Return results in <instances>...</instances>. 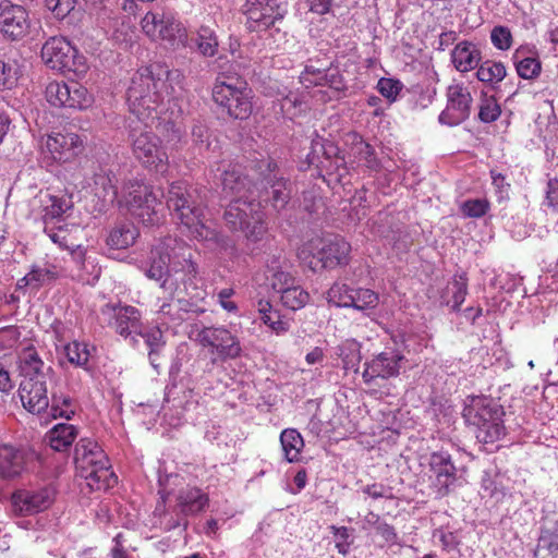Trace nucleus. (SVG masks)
<instances>
[{
  "instance_id": "obj_44",
  "label": "nucleus",
  "mask_w": 558,
  "mask_h": 558,
  "mask_svg": "<svg viewBox=\"0 0 558 558\" xmlns=\"http://www.w3.org/2000/svg\"><path fill=\"white\" fill-rule=\"evenodd\" d=\"M68 93L69 83L53 81L46 86L45 96L51 106L64 108Z\"/></svg>"
},
{
  "instance_id": "obj_56",
  "label": "nucleus",
  "mask_w": 558,
  "mask_h": 558,
  "mask_svg": "<svg viewBox=\"0 0 558 558\" xmlns=\"http://www.w3.org/2000/svg\"><path fill=\"white\" fill-rule=\"evenodd\" d=\"M235 294L233 288H223L219 290L215 295L218 304L228 313L236 314L239 307L231 298Z\"/></svg>"
},
{
  "instance_id": "obj_41",
  "label": "nucleus",
  "mask_w": 558,
  "mask_h": 558,
  "mask_svg": "<svg viewBox=\"0 0 558 558\" xmlns=\"http://www.w3.org/2000/svg\"><path fill=\"white\" fill-rule=\"evenodd\" d=\"M44 362L38 353L33 349H26L21 356V371L25 377L46 376L41 369Z\"/></svg>"
},
{
  "instance_id": "obj_58",
  "label": "nucleus",
  "mask_w": 558,
  "mask_h": 558,
  "mask_svg": "<svg viewBox=\"0 0 558 558\" xmlns=\"http://www.w3.org/2000/svg\"><path fill=\"white\" fill-rule=\"evenodd\" d=\"M468 294V284L462 277L452 282V310L459 311Z\"/></svg>"
},
{
  "instance_id": "obj_19",
  "label": "nucleus",
  "mask_w": 558,
  "mask_h": 558,
  "mask_svg": "<svg viewBox=\"0 0 558 558\" xmlns=\"http://www.w3.org/2000/svg\"><path fill=\"white\" fill-rule=\"evenodd\" d=\"M45 147L53 160L68 162L82 151L83 141L72 132L52 133L47 136Z\"/></svg>"
},
{
  "instance_id": "obj_18",
  "label": "nucleus",
  "mask_w": 558,
  "mask_h": 558,
  "mask_svg": "<svg viewBox=\"0 0 558 558\" xmlns=\"http://www.w3.org/2000/svg\"><path fill=\"white\" fill-rule=\"evenodd\" d=\"M403 355L395 350L385 351L365 363L362 378L365 384L371 385L378 378L388 379L396 377L400 372V363Z\"/></svg>"
},
{
  "instance_id": "obj_30",
  "label": "nucleus",
  "mask_w": 558,
  "mask_h": 558,
  "mask_svg": "<svg viewBox=\"0 0 558 558\" xmlns=\"http://www.w3.org/2000/svg\"><path fill=\"white\" fill-rule=\"evenodd\" d=\"M350 137L352 140L350 154L354 157L355 161L369 170L377 171L379 169V161L374 148L359 134L354 133Z\"/></svg>"
},
{
  "instance_id": "obj_31",
  "label": "nucleus",
  "mask_w": 558,
  "mask_h": 558,
  "mask_svg": "<svg viewBox=\"0 0 558 558\" xmlns=\"http://www.w3.org/2000/svg\"><path fill=\"white\" fill-rule=\"evenodd\" d=\"M114 180L116 177L112 171L99 168L93 177L94 194L100 198H104L105 201L113 202L118 196Z\"/></svg>"
},
{
  "instance_id": "obj_17",
  "label": "nucleus",
  "mask_w": 558,
  "mask_h": 558,
  "mask_svg": "<svg viewBox=\"0 0 558 558\" xmlns=\"http://www.w3.org/2000/svg\"><path fill=\"white\" fill-rule=\"evenodd\" d=\"M47 376L25 377L20 384L19 396L23 407L39 414L49 407Z\"/></svg>"
},
{
  "instance_id": "obj_46",
  "label": "nucleus",
  "mask_w": 558,
  "mask_h": 558,
  "mask_svg": "<svg viewBox=\"0 0 558 558\" xmlns=\"http://www.w3.org/2000/svg\"><path fill=\"white\" fill-rule=\"evenodd\" d=\"M490 208L486 198L466 199L460 205L461 213L469 218H481L485 216Z\"/></svg>"
},
{
  "instance_id": "obj_51",
  "label": "nucleus",
  "mask_w": 558,
  "mask_h": 558,
  "mask_svg": "<svg viewBox=\"0 0 558 558\" xmlns=\"http://www.w3.org/2000/svg\"><path fill=\"white\" fill-rule=\"evenodd\" d=\"M500 113V107L495 98L490 97L482 100L478 112L481 121L485 123L494 122L499 118Z\"/></svg>"
},
{
  "instance_id": "obj_6",
  "label": "nucleus",
  "mask_w": 558,
  "mask_h": 558,
  "mask_svg": "<svg viewBox=\"0 0 558 558\" xmlns=\"http://www.w3.org/2000/svg\"><path fill=\"white\" fill-rule=\"evenodd\" d=\"M213 100L233 119L245 120L253 112V90L240 77L218 75Z\"/></svg>"
},
{
  "instance_id": "obj_62",
  "label": "nucleus",
  "mask_w": 558,
  "mask_h": 558,
  "mask_svg": "<svg viewBox=\"0 0 558 558\" xmlns=\"http://www.w3.org/2000/svg\"><path fill=\"white\" fill-rule=\"evenodd\" d=\"M20 282H25L26 286H34L35 288H39L49 281L43 267L35 266Z\"/></svg>"
},
{
  "instance_id": "obj_50",
  "label": "nucleus",
  "mask_w": 558,
  "mask_h": 558,
  "mask_svg": "<svg viewBox=\"0 0 558 558\" xmlns=\"http://www.w3.org/2000/svg\"><path fill=\"white\" fill-rule=\"evenodd\" d=\"M305 106L303 97H300L295 93H290L280 100V108L282 112L289 118L298 116Z\"/></svg>"
},
{
  "instance_id": "obj_64",
  "label": "nucleus",
  "mask_w": 558,
  "mask_h": 558,
  "mask_svg": "<svg viewBox=\"0 0 558 558\" xmlns=\"http://www.w3.org/2000/svg\"><path fill=\"white\" fill-rule=\"evenodd\" d=\"M546 205L558 215V180H550L547 185Z\"/></svg>"
},
{
  "instance_id": "obj_45",
  "label": "nucleus",
  "mask_w": 558,
  "mask_h": 558,
  "mask_svg": "<svg viewBox=\"0 0 558 558\" xmlns=\"http://www.w3.org/2000/svg\"><path fill=\"white\" fill-rule=\"evenodd\" d=\"M352 288L344 283H335L327 292V300L337 307H350Z\"/></svg>"
},
{
  "instance_id": "obj_20",
  "label": "nucleus",
  "mask_w": 558,
  "mask_h": 558,
  "mask_svg": "<svg viewBox=\"0 0 558 558\" xmlns=\"http://www.w3.org/2000/svg\"><path fill=\"white\" fill-rule=\"evenodd\" d=\"M159 243L166 255L169 256L174 270H182L190 276H196L197 266L192 260V250L183 240L168 236Z\"/></svg>"
},
{
  "instance_id": "obj_23",
  "label": "nucleus",
  "mask_w": 558,
  "mask_h": 558,
  "mask_svg": "<svg viewBox=\"0 0 558 558\" xmlns=\"http://www.w3.org/2000/svg\"><path fill=\"white\" fill-rule=\"evenodd\" d=\"M41 220L45 226L63 222L64 215L72 209L73 202L68 195L47 194L40 198Z\"/></svg>"
},
{
  "instance_id": "obj_39",
  "label": "nucleus",
  "mask_w": 558,
  "mask_h": 558,
  "mask_svg": "<svg viewBox=\"0 0 558 558\" xmlns=\"http://www.w3.org/2000/svg\"><path fill=\"white\" fill-rule=\"evenodd\" d=\"M216 32L209 25H202L197 32V47L202 54L213 57L218 50Z\"/></svg>"
},
{
  "instance_id": "obj_28",
  "label": "nucleus",
  "mask_w": 558,
  "mask_h": 558,
  "mask_svg": "<svg viewBox=\"0 0 558 558\" xmlns=\"http://www.w3.org/2000/svg\"><path fill=\"white\" fill-rule=\"evenodd\" d=\"M454 68L460 72H469L476 68L481 61V51L470 41L459 43L451 52Z\"/></svg>"
},
{
  "instance_id": "obj_8",
  "label": "nucleus",
  "mask_w": 558,
  "mask_h": 558,
  "mask_svg": "<svg viewBox=\"0 0 558 558\" xmlns=\"http://www.w3.org/2000/svg\"><path fill=\"white\" fill-rule=\"evenodd\" d=\"M41 59L51 70L83 76L88 70L86 58L64 37H50L41 48Z\"/></svg>"
},
{
  "instance_id": "obj_60",
  "label": "nucleus",
  "mask_w": 558,
  "mask_h": 558,
  "mask_svg": "<svg viewBox=\"0 0 558 558\" xmlns=\"http://www.w3.org/2000/svg\"><path fill=\"white\" fill-rule=\"evenodd\" d=\"M330 530L338 539L336 542V548L338 549V553L341 555H347L350 548V543L348 541L350 536L349 529L345 526L338 527L336 525H331Z\"/></svg>"
},
{
  "instance_id": "obj_5",
  "label": "nucleus",
  "mask_w": 558,
  "mask_h": 558,
  "mask_svg": "<svg viewBox=\"0 0 558 558\" xmlns=\"http://www.w3.org/2000/svg\"><path fill=\"white\" fill-rule=\"evenodd\" d=\"M351 245L341 236L313 238L298 252L299 258L316 271L319 268L345 266L350 260Z\"/></svg>"
},
{
  "instance_id": "obj_59",
  "label": "nucleus",
  "mask_w": 558,
  "mask_h": 558,
  "mask_svg": "<svg viewBox=\"0 0 558 558\" xmlns=\"http://www.w3.org/2000/svg\"><path fill=\"white\" fill-rule=\"evenodd\" d=\"M20 341V331L14 326L0 329V348L11 349Z\"/></svg>"
},
{
  "instance_id": "obj_22",
  "label": "nucleus",
  "mask_w": 558,
  "mask_h": 558,
  "mask_svg": "<svg viewBox=\"0 0 558 558\" xmlns=\"http://www.w3.org/2000/svg\"><path fill=\"white\" fill-rule=\"evenodd\" d=\"M112 312L113 322H110L119 335L122 337H129L132 333H137L141 329V315L137 308L133 306H119L110 307L106 306L102 313Z\"/></svg>"
},
{
  "instance_id": "obj_63",
  "label": "nucleus",
  "mask_w": 558,
  "mask_h": 558,
  "mask_svg": "<svg viewBox=\"0 0 558 558\" xmlns=\"http://www.w3.org/2000/svg\"><path fill=\"white\" fill-rule=\"evenodd\" d=\"M376 533L385 541L389 546L398 544V534L395 527L387 522L378 523Z\"/></svg>"
},
{
  "instance_id": "obj_14",
  "label": "nucleus",
  "mask_w": 558,
  "mask_h": 558,
  "mask_svg": "<svg viewBox=\"0 0 558 558\" xmlns=\"http://www.w3.org/2000/svg\"><path fill=\"white\" fill-rule=\"evenodd\" d=\"M447 105L438 117L439 123L454 126L464 122L472 107V96L468 87L460 83H453L447 88Z\"/></svg>"
},
{
  "instance_id": "obj_16",
  "label": "nucleus",
  "mask_w": 558,
  "mask_h": 558,
  "mask_svg": "<svg viewBox=\"0 0 558 558\" xmlns=\"http://www.w3.org/2000/svg\"><path fill=\"white\" fill-rule=\"evenodd\" d=\"M457 468L451 456L446 451L430 453L428 458V476L437 492L445 496L457 481Z\"/></svg>"
},
{
  "instance_id": "obj_27",
  "label": "nucleus",
  "mask_w": 558,
  "mask_h": 558,
  "mask_svg": "<svg viewBox=\"0 0 558 558\" xmlns=\"http://www.w3.org/2000/svg\"><path fill=\"white\" fill-rule=\"evenodd\" d=\"M177 500L180 511L185 515H193L203 511L209 502L208 495L195 486L182 488Z\"/></svg>"
},
{
  "instance_id": "obj_11",
  "label": "nucleus",
  "mask_w": 558,
  "mask_h": 558,
  "mask_svg": "<svg viewBox=\"0 0 558 558\" xmlns=\"http://www.w3.org/2000/svg\"><path fill=\"white\" fill-rule=\"evenodd\" d=\"M243 13L250 32H264L281 21L287 13L286 0H245Z\"/></svg>"
},
{
  "instance_id": "obj_35",
  "label": "nucleus",
  "mask_w": 558,
  "mask_h": 558,
  "mask_svg": "<svg viewBox=\"0 0 558 558\" xmlns=\"http://www.w3.org/2000/svg\"><path fill=\"white\" fill-rule=\"evenodd\" d=\"M69 95L64 104V108L86 110L92 107L94 102L93 95L87 88L77 82L69 83Z\"/></svg>"
},
{
  "instance_id": "obj_54",
  "label": "nucleus",
  "mask_w": 558,
  "mask_h": 558,
  "mask_svg": "<svg viewBox=\"0 0 558 558\" xmlns=\"http://www.w3.org/2000/svg\"><path fill=\"white\" fill-rule=\"evenodd\" d=\"M490 40L497 49L508 50L512 44V36L509 28L496 26L490 33Z\"/></svg>"
},
{
  "instance_id": "obj_24",
  "label": "nucleus",
  "mask_w": 558,
  "mask_h": 558,
  "mask_svg": "<svg viewBox=\"0 0 558 558\" xmlns=\"http://www.w3.org/2000/svg\"><path fill=\"white\" fill-rule=\"evenodd\" d=\"M25 454L11 445L0 446V477L14 480L25 470Z\"/></svg>"
},
{
  "instance_id": "obj_47",
  "label": "nucleus",
  "mask_w": 558,
  "mask_h": 558,
  "mask_svg": "<svg viewBox=\"0 0 558 558\" xmlns=\"http://www.w3.org/2000/svg\"><path fill=\"white\" fill-rule=\"evenodd\" d=\"M44 232L49 236V239L58 244L61 248L70 250L71 244H69V226L60 222L57 225H48L44 227Z\"/></svg>"
},
{
  "instance_id": "obj_52",
  "label": "nucleus",
  "mask_w": 558,
  "mask_h": 558,
  "mask_svg": "<svg viewBox=\"0 0 558 558\" xmlns=\"http://www.w3.org/2000/svg\"><path fill=\"white\" fill-rule=\"evenodd\" d=\"M145 340V343L149 348V354L151 357L159 353V350L165 345V340L161 330L156 327L145 332L141 330L137 332Z\"/></svg>"
},
{
  "instance_id": "obj_26",
  "label": "nucleus",
  "mask_w": 558,
  "mask_h": 558,
  "mask_svg": "<svg viewBox=\"0 0 558 558\" xmlns=\"http://www.w3.org/2000/svg\"><path fill=\"white\" fill-rule=\"evenodd\" d=\"M217 171L220 172L219 178L222 185L223 191L227 193H245L250 192L253 194L250 185V181L246 177L242 175L241 167L239 165L228 163L217 168Z\"/></svg>"
},
{
  "instance_id": "obj_36",
  "label": "nucleus",
  "mask_w": 558,
  "mask_h": 558,
  "mask_svg": "<svg viewBox=\"0 0 558 558\" xmlns=\"http://www.w3.org/2000/svg\"><path fill=\"white\" fill-rule=\"evenodd\" d=\"M281 304L292 311L304 307L310 301V294L298 282L290 286L279 294Z\"/></svg>"
},
{
  "instance_id": "obj_13",
  "label": "nucleus",
  "mask_w": 558,
  "mask_h": 558,
  "mask_svg": "<svg viewBox=\"0 0 558 558\" xmlns=\"http://www.w3.org/2000/svg\"><path fill=\"white\" fill-rule=\"evenodd\" d=\"M57 487L45 484L19 489L12 495V506L22 515H31L49 509L57 498Z\"/></svg>"
},
{
  "instance_id": "obj_49",
  "label": "nucleus",
  "mask_w": 558,
  "mask_h": 558,
  "mask_svg": "<svg viewBox=\"0 0 558 558\" xmlns=\"http://www.w3.org/2000/svg\"><path fill=\"white\" fill-rule=\"evenodd\" d=\"M518 75L524 80L536 77L541 73V62L537 58L527 57L515 63Z\"/></svg>"
},
{
  "instance_id": "obj_48",
  "label": "nucleus",
  "mask_w": 558,
  "mask_h": 558,
  "mask_svg": "<svg viewBox=\"0 0 558 558\" xmlns=\"http://www.w3.org/2000/svg\"><path fill=\"white\" fill-rule=\"evenodd\" d=\"M402 88L403 84L391 77H381L377 83L378 92L391 102L397 100Z\"/></svg>"
},
{
  "instance_id": "obj_12",
  "label": "nucleus",
  "mask_w": 558,
  "mask_h": 558,
  "mask_svg": "<svg viewBox=\"0 0 558 558\" xmlns=\"http://www.w3.org/2000/svg\"><path fill=\"white\" fill-rule=\"evenodd\" d=\"M300 82L305 88L314 86L328 87V90L318 89L313 95L322 102L337 98L338 95L345 89L343 77L336 68L323 70L312 64L306 65L300 75Z\"/></svg>"
},
{
  "instance_id": "obj_4",
  "label": "nucleus",
  "mask_w": 558,
  "mask_h": 558,
  "mask_svg": "<svg viewBox=\"0 0 558 558\" xmlns=\"http://www.w3.org/2000/svg\"><path fill=\"white\" fill-rule=\"evenodd\" d=\"M76 470L92 489H106L117 482L109 459L93 439L82 438L75 446Z\"/></svg>"
},
{
  "instance_id": "obj_55",
  "label": "nucleus",
  "mask_w": 558,
  "mask_h": 558,
  "mask_svg": "<svg viewBox=\"0 0 558 558\" xmlns=\"http://www.w3.org/2000/svg\"><path fill=\"white\" fill-rule=\"evenodd\" d=\"M46 7L58 19L65 17L75 7V0H46Z\"/></svg>"
},
{
  "instance_id": "obj_29",
  "label": "nucleus",
  "mask_w": 558,
  "mask_h": 558,
  "mask_svg": "<svg viewBox=\"0 0 558 558\" xmlns=\"http://www.w3.org/2000/svg\"><path fill=\"white\" fill-rule=\"evenodd\" d=\"M267 271L274 291L278 294L296 282L295 278L286 270V260L272 256L267 263Z\"/></svg>"
},
{
  "instance_id": "obj_53",
  "label": "nucleus",
  "mask_w": 558,
  "mask_h": 558,
  "mask_svg": "<svg viewBox=\"0 0 558 558\" xmlns=\"http://www.w3.org/2000/svg\"><path fill=\"white\" fill-rule=\"evenodd\" d=\"M157 314L159 315V319L161 320V324H163V325L180 322L183 319V317L180 314V308L173 302L163 301L158 306Z\"/></svg>"
},
{
  "instance_id": "obj_15",
  "label": "nucleus",
  "mask_w": 558,
  "mask_h": 558,
  "mask_svg": "<svg viewBox=\"0 0 558 558\" xmlns=\"http://www.w3.org/2000/svg\"><path fill=\"white\" fill-rule=\"evenodd\" d=\"M143 33L154 41L163 40L173 44L181 36V24L172 13L147 12L141 20Z\"/></svg>"
},
{
  "instance_id": "obj_61",
  "label": "nucleus",
  "mask_w": 558,
  "mask_h": 558,
  "mask_svg": "<svg viewBox=\"0 0 558 558\" xmlns=\"http://www.w3.org/2000/svg\"><path fill=\"white\" fill-rule=\"evenodd\" d=\"M15 81V72L12 65L0 60V90L11 88Z\"/></svg>"
},
{
  "instance_id": "obj_25",
  "label": "nucleus",
  "mask_w": 558,
  "mask_h": 558,
  "mask_svg": "<svg viewBox=\"0 0 558 558\" xmlns=\"http://www.w3.org/2000/svg\"><path fill=\"white\" fill-rule=\"evenodd\" d=\"M170 265L169 256L166 255L160 243H158L150 252L149 266L146 270V276L154 280H161V288L172 290L173 283L169 280Z\"/></svg>"
},
{
  "instance_id": "obj_21",
  "label": "nucleus",
  "mask_w": 558,
  "mask_h": 558,
  "mask_svg": "<svg viewBox=\"0 0 558 558\" xmlns=\"http://www.w3.org/2000/svg\"><path fill=\"white\" fill-rule=\"evenodd\" d=\"M29 28L27 11L17 4H4L0 12V29L11 39L26 35Z\"/></svg>"
},
{
  "instance_id": "obj_34",
  "label": "nucleus",
  "mask_w": 558,
  "mask_h": 558,
  "mask_svg": "<svg viewBox=\"0 0 558 558\" xmlns=\"http://www.w3.org/2000/svg\"><path fill=\"white\" fill-rule=\"evenodd\" d=\"M280 442L286 460L290 463L298 462L304 447L302 435L294 428H287L280 435Z\"/></svg>"
},
{
  "instance_id": "obj_1",
  "label": "nucleus",
  "mask_w": 558,
  "mask_h": 558,
  "mask_svg": "<svg viewBox=\"0 0 558 558\" xmlns=\"http://www.w3.org/2000/svg\"><path fill=\"white\" fill-rule=\"evenodd\" d=\"M184 76L179 70L153 63L138 69L132 76L126 90L130 112L144 126H132L129 133L132 154L141 165L156 172H165L169 166V156L161 138L148 128L154 121L158 108L166 99L181 96Z\"/></svg>"
},
{
  "instance_id": "obj_3",
  "label": "nucleus",
  "mask_w": 558,
  "mask_h": 558,
  "mask_svg": "<svg viewBox=\"0 0 558 558\" xmlns=\"http://www.w3.org/2000/svg\"><path fill=\"white\" fill-rule=\"evenodd\" d=\"M167 206L189 234L198 241H216L218 232L205 217L196 190L184 181L172 182L168 189Z\"/></svg>"
},
{
  "instance_id": "obj_40",
  "label": "nucleus",
  "mask_w": 558,
  "mask_h": 558,
  "mask_svg": "<svg viewBox=\"0 0 558 558\" xmlns=\"http://www.w3.org/2000/svg\"><path fill=\"white\" fill-rule=\"evenodd\" d=\"M338 354L345 369L355 368L361 361L360 343L354 339H348L338 347Z\"/></svg>"
},
{
  "instance_id": "obj_7",
  "label": "nucleus",
  "mask_w": 558,
  "mask_h": 558,
  "mask_svg": "<svg viewBox=\"0 0 558 558\" xmlns=\"http://www.w3.org/2000/svg\"><path fill=\"white\" fill-rule=\"evenodd\" d=\"M502 414L500 407L486 397H473L463 411L465 421L477 428L476 437L486 444L504 436Z\"/></svg>"
},
{
  "instance_id": "obj_38",
  "label": "nucleus",
  "mask_w": 558,
  "mask_h": 558,
  "mask_svg": "<svg viewBox=\"0 0 558 558\" xmlns=\"http://www.w3.org/2000/svg\"><path fill=\"white\" fill-rule=\"evenodd\" d=\"M506 74L507 72L504 63L490 60L481 63L476 72V76L481 82L489 84L501 82Z\"/></svg>"
},
{
  "instance_id": "obj_10",
  "label": "nucleus",
  "mask_w": 558,
  "mask_h": 558,
  "mask_svg": "<svg viewBox=\"0 0 558 558\" xmlns=\"http://www.w3.org/2000/svg\"><path fill=\"white\" fill-rule=\"evenodd\" d=\"M197 340L202 347L208 348L213 364L234 360L242 352L239 338L223 326L204 327L197 333Z\"/></svg>"
},
{
  "instance_id": "obj_9",
  "label": "nucleus",
  "mask_w": 558,
  "mask_h": 558,
  "mask_svg": "<svg viewBox=\"0 0 558 558\" xmlns=\"http://www.w3.org/2000/svg\"><path fill=\"white\" fill-rule=\"evenodd\" d=\"M122 204L144 225H156L160 221V195L141 182H130L125 187Z\"/></svg>"
},
{
  "instance_id": "obj_37",
  "label": "nucleus",
  "mask_w": 558,
  "mask_h": 558,
  "mask_svg": "<svg viewBox=\"0 0 558 558\" xmlns=\"http://www.w3.org/2000/svg\"><path fill=\"white\" fill-rule=\"evenodd\" d=\"M258 312L263 323L277 335L284 333L289 330V323L281 319L277 311H272V306L269 302L260 300L258 302Z\"/></svg>"
},
{
  "instance_id": "obj_33",
  "label": "nucleus",
  "mask_w": 558,
  "mask_h": 558,
  "mask_svg": "<svg viewBox=\"0 0 558 558\" xmlns=\"http://www.w3.org/2000/svg\"><path fill=\"white\" fill-rule=\"evenodd\" d=\"M137 236L138 231L132 223H122L110 231L107 244L114 250H125L134 244Z\"/></svg>"
},
{
  "instance_id": "obj_43",
  "label": "nucleus",
  "mask_w": 558,
  "mask_h": 558,
  "mask_svg": "<svg viewBox=\"0 0 558 558\" xmlns=\"http://www.w3.org/2000/svg\"><path fill=\"white\" fill-rule=\"evenodd\" d=\"M65 355L68 357V361L71 364H74L80 367H86L90 351L88 349V345L83 342L73 341L65 345L64 348Z\"/></svg>"
},
{
  "instance_id": "obj_2",
  "label": "nucleus",
  "mask_w": 558,
  "mask_h": 558,
  "mask_svg": "<svg viewBox=\"0 0 558 558\" xmlns=\"http://www.w3.org/2000/svg\"><path fill=\"white\" fill-rule=\"evenodd\" d=\"M270 167L271 162H268L269 174L264 179L265 183L262 182L265 194L260 196V201L256 202L253 198L240 196L229 204L223 216L230 230L242 232L252 242L260 241L267 231L260 202H270L276 210H281L290 199L291 192L287 186V181L277 178Z\"/></svg>"
},
{
  "instance_id": "obj_57",
  "label": "nucleus",
  "mask_w": 558,
  "mask_h": 558,
  "mask_svg": "<svg viewBox=\"0 0 558 558\" xmlns=\"http://www.w3.org/2000/svg\"><path fill=\"white\" fill-rule=\"evenodd\" d=\"M363 494L367 495L372 499H392L393 493L392 488L389 486H386L381 483H373L364 486L362 488Z\"/></svg>"
},
{
  "instance_id": "obj_42",
  "label": "nucleus",
  "mask_w": 558,
  "mask_h": 558,
  "mask_svg": "<svg viewBox=\"0 0 558 558\" xmlns=\"http://www.w3.org/2000/svg\"><path fill=\"white\" fill-rule=\"evenodd\" d=\"M351 299L350 307L357 311L375 308L379 301L377 293L373 290L362 288L352 289Z\"/></svg>"
},
{
  "instance_id": "obj_32",
  "label": "nucleus",
  "mask_w": 558,
  "mask_h": 558,
  "mask_svg": "<svg viewBox=\"0 0 558 558\" xmlns=\"http://www.w3.org/2000/svg\"><path fill=\"white\" fill-rule=\"evenodd\" d=\"M76 436L77 430L74 425L58 424L48 432L47 439L54 451H64L73 444Z\"/></svg>"
}]
</instances>
